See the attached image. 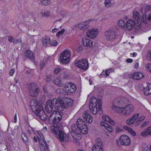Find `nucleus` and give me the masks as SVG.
Instances as JSON below:
<instances>
[{
    "label": "nucleus",
    "instance_id": "obj_1",
    "mask_svg": "<svg viewBox=\"0 0 151 151\" xmlns=\"http://www.w3.org/2000/svg\"><path fill=\"white\" fill-rule=\"evenodd\" d=\"M117 106H115L114 109L116 113L120 115L128 116L132 113L134 110V106L131 104H129L125 106L124 105V102L117 101Z\"/></svg>",
    "mask_w": 151,
    "mask_h": 151
},
{
    "label": "nucleus",
    "instance_id": "obj_2",
    "mask_svg": "<svg viewBox=\"0 0 151 151\" xmlns=\"http://www.w3.org/2000/svg\"><path fill=\"white\" fill-rule=\"evenodd\" d=\"M60 100V98H58L57 99L53 98L52 100L48 101L45 105V109L46 111L48 113L52 112L53 110V106L55 109L60 110V106L59 102Z\"/></svg>",
    "mask_w": 151,
    "mask_h": 151
},
{
    "label": "nucleus",
    "instance_id": "obj_3",
    "mask_svg": "<svg viewBox=\"0 0 151 151\" xmlns=\"http://www.w3.org/2000/svg\"><path fill=\"white\" fill-rule=\"evenodd\" d=\"M101 105V100H97L95 97H92L89 105L91 112L93 114H96L97 113L98 109H100Z\"/></svg>",
    "mask_w": 151,
    "mask_h": 151
},
{
    "label": "nucleus",
    "instance_id": "obj_4",
    "mask_svg": "<svg viewBox=\"0 0 151 151\" xmlns=\"http://www.w3.org/2000/svg\"><path fill=\"white\" fill-rule=\"evenodd\" d=\"M70 50L67 49L61 52L60 55V62L63 64H68L70 61Z\"/></svg>",
    "mask_w": 151,
    "mask_h": 151
},
{
    "label": "nucleus",
    "instance_id": "obj_5",
    "mask_svg": "<svg viewBox=\"0 0 151 151\" xmlns=\"http://www.w3.org/2000/svg\"><path fill=\"white\" fill-rule=\"evenodd\" d=\"M77 127L75 125H73L71 126L70 133L71 136L74 139L73 140L74 142L76 143L77 145H79L80 143L78 141V139H79L80 138L79 136H78L80 133V131L79 127Z\"/></svg>",
    "mask_w": 151,
    "mask_h": 151
},
{
    "label": "nucleus",
    "instance_id": "obj_6",
    "mask_svg": "<svg viewBox=\"0 0 151 151\" xmlns=\"http://www.w3.org/2000/svg\"><path fill=\"white\" fill-rule=\"evenodd\" d=\"M60 99V100L59 101V103L60 106V110H61L62 107L65 109L68 108V107L71 106L73 102V100L69 98H62L59 97Z\"/></svg>",
    "mask_w": 151,
    "mask_h": 151
},
{
    "label": "nucleus",
    "instance_id": "obj_7",
    "mask_svg": "<svg viewBox=\"0 0 151 151\" xmlns=\"http://www.w3.org/2000/svg\"><path fill=\"white\" fill-rule=\"evenodd\" d=\"M96 21L95 19H91L81 22L78 24V27L81 30H86L89 27L90 23Z\"/></svg>",
    "mask_w": 151,
    "mask_h": 151
},
{
    "label": "nucleus",
    "instance_id": "obj_8",
    "mask_svg": "<svg viewBox=\"0 0 151 151\" xmlns=\"http://www.w3.org/2000/svg\"><path fill=\"white\" fill-rule=\"evenodd\" d=\"M61 119V116L60 112L53 111L49 117L50 121L56 124L59 122Z\"/></svg>",
    "mask_w": 151,
    "mask_h": 151
},
{
    "label": "nucleus",
    "instance_id": "obj_9",
    "mask_svg": "<svg viewBox=\"0 0 151 151\" xmlns=\"http://www.w3.org/2000/svg\"><path fill=\"white\" fill-rule=\"evenodd\" d=\"M76 90V86L72 83H68L65 85L63 90L61 91V93L64 94L73 93Z\"/></svg>",
    "mask_w": 151,
    "mask_h": 151
},
{
    "label": "nucleus",
    "instance_id": "obj_10",
    "mask_svg": "<svg viewBox=\"0 0 151 151\" xmlns=\"http://www.w3.org/2000/svg\"><path fill=\"white\" fill-rule=\"evenodd\" d=\"M29 104L32 111L34 112L38 110L42 109V106L40 103L35 99L31 100Z\"/></svg>",
    "mask_w": 151,
    "mask_h": 151
},
{
    "label": "nucleus",
    "instance_id": "obj_11",
    "mask_svg": "<svg viewBox=\"0 0 151 151\" xmlns=\"http://www.w3.org/2000/svg\"><path fill=\"white\" fill-rule=\"evenodd\" d=\"M104 36L107 40L113 41L116 36V33L113 29H109L105 31Z\"/></svg>",
    "mask_w": 151,
    "mask_h": 151
},
{
    "label": "nucleus",
    "instance_id": "obj_12",
    "mask_svg": "<svg viewBox=\"0 0 151 151\" xmlns=\"http://www.w3.org/2000/svg\"><path fill=\"white\" fill-rule=\"evenodd\" d=\"M57 137L61 142H69L71 141L70 135L65 134L63 131L60 134H58Z\"/></svg>",
    "mask_w": 151,
    "mask_h": 151
},
{
    "label": "nucleus",
    "instance_id": "obj_13",
    "mask_svg": "<svg viewBox=\"0 0 151 151\" xmlns=\"http://www.w3.org/2000/svg\"><path fill=\"white\" fill-rule=\"evenodd\" d=\"M75 65L80 68L86 70L88 67V63L86 60L83 59L76 61L75 62Z\"/></svg>",
    "mask_w": 151,
    "mask_h": 151
},
{
    "label": "nucleus",
    "instance_id": "obj_14",
    "mask_svg": "<svg viewBox=\"0 0 151 151\" xmlns=\"http://www.w3.org/2000/svg\"><path fill=\"white\" fill-rule=\"evenodd\" d=\"M99 33V31L97 29L93 28L87 31L86 33V35L90 38L93 39L96 37Z\"/></svg>",
    "mask_w": 151,
    "mask_h": 151
},
{
    "label": "nucleus",
    "instance_id": "obj_15",
    "mask_svg": "<svg viewBox=\"0 0 151 151\" xmlns=\"http://www.w3.org/2000/svg\"><path fill=\"white\" fill-rule=\"evenodd\" d=\"M50 129L52 133L58 135L63 131V128L62 125L58 123L51 126Z\"/></svg>",
    "mask_w": 151,
    "mask_h": 151
},
{
    "label": "nucleus",
    "instance_id": "obj_16",
    "mask_svg": "<svg viewBox=\"0 0 151 151\" xmlns=\"http://www.w3.org/2000/svg\"><path fill=\"white\" fill-rule=\"evenodd\" d=\"M131 140L129 137L127 135H122L119 139V142L121 145L124 146H127L130 145Z\"/></svg>",
    "mask_w": 151,
    "mask_h": 151
},
{
    "label": "nucleus",
    "instance_id": "obj_17",
    "mask_svg": "<svg viewBox=\"0 0 151 151\" xmlns=\"http://www.w3.org/2000/svg\"><path fill=\"white\" fill-rule=\"evenodd\" d=\"M39 91V88L35 84L32 83L30 85L29 92L31 96L35 97L36 96Z\"/></svg>",
    "mask_w": 151,
    "mask_h": 151
},
{
    "label": "nucleus",
    "instance_id": "obj_18",
    "mask_svg": "<svg viewBox=\"0 0 151 151\" xmlns=\"http://www.w3.org/2000/svg\"><path fill=\"white\" fill-rule=\"evenodd\" d=\"M139 115L138 114H135L131 117L134 124L137 125L140 124L145 118L144 116H141L139 118Z\"/></svg>",
    "mask_w": 151,
    "mask_h": 151
},
{
    "label": "nucleus",
    "instance_id": "obj_19",
    "mask_svg": "<svg viewBox=\"0 0 151 151\" xmlns=\"http://www.w3.org/2000/svg\"><path fill=\"white\" fill-rule=\"evenodd\" d=\"M83 117L84 119L88 123H91L93 120L92 117L87 111H84L83 113Z\"/></svg>",
    "mask_w": 151,
    "mask_h": 151
},
{
    "label": "nucleus",
    "instance_id": "obj_20",
    "mask_svg": "<svg viewBox=\"0 0 151 151\" xmlns=\"http://www.w3.org/2000/svg\"><path fill=\"white\" fill-rule=\"evenodd\" d=\"M35 114L39 116L43 120H45L47 119V116L45 114V111L42 107V109L38 110L35 112Z\"/></svg>",
    "mask_w": 151,
    "mask_h": 151
},
{
    "label": "nucleus",
    "instance_id": "obj_21",
    "mask_svg": "<svg viewBox=\"0 0 151 151\" xmlns=\"http://www.w3.org/2000/svg\"><path fill=\"white\" fill-rule=\"evenodd\" d=\"M133 19L135 24H138L140 21L141 15L137 11H134L133 14Z\"/></svg>",
    "mask_w": 151,
    "mask_h": 151
},
{
    "label": "nucleus",
    "instance_id": "obj_22",
    "mask_svg": "<svg viewBox=\"0 0 151 151\" xmlns=\"http://www.w3.org/2000/svg\"><path fill=\"white\" fill-rule=\"evenodd\" d=\"M136 24L135 22L132 20H128L126 23V27L128 30H131L133 29Z\"/></svg>",
    "mask_w": 151,
    "mask_h": 151
},
{
    "label": "nucleus",
    "instance_id": "obj_23",
    "mask_svg": "<svg viewBox=\"0 0 151 151\" xmlns=\"http://www.w3.org/2000/svg\"><path fill=\"white\" fill-rule=\"evenodd\" d=\"M144 75L141 72H135L131 76L130 78L135 80H139L144 77Z\"/></svg>",
    "mask_w": 151,
    "mask_h": 151
},
{
    "label": "nucleus",
    "instance_id": "obj_24",
    "mask_svg": "<svg viewBox=\"0 0 151 151\" xmlns=\"http://www.w3.org/2000/svg\"><path fill=\"white\" fill-rule=\"evenodd\" d=\"M93 41L88 38H84L82 40V44L86 47H91L93 45Z\"/></svg>",
    "mask_w": 151,
    "mask_h": 151
},
{
    "label": "nucleus",
    "instance_id": "obj_25",
    "mask_svg": "<svg viewBox=\"0 0 151 151\" xmlns=\"http://www.w3.org/2000/svg\"><path fill=\"white\" fill-rule=\"evenodd\" d=\"M101 145V142L99 144L96 143L94 144L92 148V151H103Z\"/></svg>",
    "mask_w": 151,
    "mask_h": 151
},
{
    "label": "nucleus",
    "instance_id": "obj_26",
    "mask_svg": "<svg viewBox=\"0 0 151 151\" xmlns=\"http://www.w3.org/2000/svg\"><path fill=\"white\" fill-rule=\"evenodd\" d=\"M144 91L146 95H149L151 94V83L147 84L144 88Z\"/></svg>",
    "mask_w": 151,
    "mask_h": 151
},
{
    "label": "nucleus",
    "instance_id": "obj_27",
    "mask_svg": "<svg viewBox=\"0 0 151 151\" xmlns=\"http://www.w3.org/2000/svg\"><path fill=\"white\" fill-rule=\"evenodd\" d=\"M40 14L42 17L48 18L51 16V13L50 11L45 10H41Z\"/></svg>",
    "mask_w": 151,
    "mask_h": 151
},
{
    "label": "nucleus",
    "instance_id": "obj_28",
    "mask_svg": "<svg viewBox=\"0 0 151 151\" xmlns=\"http://www.w3.org/2000/svg\"><path fill=\"white\" fill-rule=\"evenodd\" d=\"M102 119L103 120L109 123V124L111 125H113L115 124L113 120H111L110 118L107 115H103L102 116Z\"/></svg>",
    "mask_w": 151,
    "mask_h": 151
},
{
    "label": "nucleus",
    "instance_id": "obj_29",
    "mask_svg": "<svg viewBox=\"0 0 151 151\" xmlns=\"http://www.w3.org/2000/svg\"><path fill=\"white\" fill-rule=\"evenodd\" d=\"M88 127L86 125L83 126L79 128L80 133L83 134H86L88 131Z\"/></svg>",
    "mask_w": 151,
    "mask_h": 151
},
{
    "label": "nucleus",
    "instance_id": "obj_30",
    "mask_svg": "<svg viewBox=\"0 0 151 151\" xmlns=\"http://www.w3.org/2000/svg\"><path fill=\"white\" fill-rule=\"evenodd\" d=\"M76 124L77 127H79V128L85 125H86V123L83 121V120L81 119H78L76 122Z\"/></svg>",
    "mask_w": 151,
    "mask_h": 151
},
{
    "label": "nucleus",
    "instance_id": "obj_31",
    "mask_svg": "<svg viewBox=\"0 0 151 151\" xmlns=\"http://www.w3.org/2000/svg\"><path fill=\"white\" fill-rule=\"evenodd\" d=\"M124 129L127 130L133 136H135L136 135V132L131 128L127 126H124Z\"/></svg>",
    "mask_w": 151,
    "mask_h": 151
},
{
    "label": "nucleus",
    "instance_id": "obj_32",
    "mask_svg": "<svg viewBox=\"0 0 151 151\" xmlns=\"http://www.w3.org/2000/svg\"><path fill=\"white\" fill-rule=\"evenodd\" d=\"M27 34L29 36L34 37L36 36V33L35 30L33 29H28Z\"/></svg>",
    "mask_w": 151,
    "mask_h": 151
},
{
    "label": "nucleus",
    "instance_id": "obj_33",
    "mask_svg": "<svg viewBox=\"0 0 151 151\" xmlns=\"http://www.w3.org/2000/svg\"><path fill=\"white\" fill-rule=\"evenodd\" d=\"M60 75L61 78L64 79H67L68 77V74L67 72L63 70L61 71Z\"/></svg>",
    "mask_w": 151,
    "mask_h": 151
},
{
    "label": "nucleus",
    "instance_id": "obj_34",
    "mask_svg": "<svg viewBox=\"0 0 151 151\" xmlns=\"http://www.w3.org/2000/svg\"><path fill=\"white\" fill-rule=\"evenodd\" d=\"M50 42V38L49 37H44L42 39V43L43 45L46 46Z\"/></svg>",
    "mask_w": 151,
    "mask_h": 151
},
{
    "label": "nucleus",
    "instance_id": "obj_35",
    "mask_svg": "<svg viewBox=\"0 0 151 151\" xmlns=\"http://www.w3.org/2000/svg\"><path fill=\"white\" fill-rule=\"evenodd\" d=\"M39 142L40 144V147L41 149V151H45V146L43 145V143H44L46 147H47V143L46 144H45L44 142H43L42 141H41L40 139V138H39Z\"/></svg>",
    "mask_w": 151,
    "mask_h": 151
},
{
    "label": "nucleus",
    "instance_id": "obj_36",
    "mask_svg": "<svg viewBox=\"0 0 151 151\" xmlns=\"http://www.w3.org/2000/svg\"><path fill=\"white\" fill-rule=\"evenodd\" d=\"M117 24L121 28H124L125 27V23L124 21L122 19L119 20L117 22Z\"/></svg>",
    "mask_w": 151,
    "mask_h": 151
},
{
    "label": "nucleus",
    "instance_id": "obj_37",
    "mask_svg": "<svg viewBox=\"0 0 151 151\" xmlns=\"http://www.w3.org/2000/svg\"><path fill=\"white\" fill-rule=\"evenodd\" d=\"M25 55L26 57L29 58H31L33 57L32 53L30 50H26Z\"/></svg>",
    "mask_w": 151,
    "mask_h": 151
},
{
    "label": "nucleus",
    "instance_id": "obj_38",
    "mask_svg": "<svg viewBox=\"0 0 151 151\" xmlns=\"http://www.w3.org/2000/svg\"><path fill=\"white\" fill-rule=\"evenodd\" d=\"M54 83L60 86H61L63 85V82L61 80L58 78L56 79L54 81Z\"/></svg>",
    "mask_w": 151,
    "mask_h": 151
},
{
    "label": "nucleus",
    "instance_id": "obj_39",
    "mask_svg": "<svg viewBox=\"0 0 151 151\" xmlns=\"http://www.w3.org/2000/svg\"><path fill=\"white\" fill-rule=\"evenodd\" d=\"M37 133L40 137H38V140H39V138L43 142H44L45 144L46 143V142L45 140V139L42 135V134L39 131L37 132Z\"/></svg>",
    "mask_w": 151,
    "mask_h": 151
},
{
    "label": "nucleus",
    "instance_id": "obj_40",
    "mask_svg": "<svg viewBox=\"0 0 151 151\" xmlns=\"http://www.w3.org/2000/svg\"><path fill=\"white\" fill-rule=\"evenodd\" d=\"M111 0H105L104 4L105 6L107 7H110L112 6V4L111 3Z\"/></svg>",
    "mask_w": 151,
    "mask_h": 151
},
{
    "label": "nucleus",
    "instance_id": "obj_41",
    "mask_svg": "<svg viewBox=\"0 0 151 151\" xmlns=\"http://www.w3.org/2000/svg\"><path fill=\"white\" fill-rule=\"evenodd\" d=\"M16 46L17 49L19 50H20L21 49L22 47V43L21 41L19 40H16Z\"/></svg>",
    "mask_w": 151,
    "mask_h": 151
},
{
    "label": "nucleus",
    "instance_id": "obj_42",
    "mask_svg": "<svg viewBox=\"0 0 151 151\" xmlns=\"http://www.w3.org/2000/svg\"><path fill=\"white\" fill-rule=\"evenodd\" d=\"M22 138L24 143H26L27 142L28 140L25 134L24 133H22Z\"/></svg>",
    "mask_w": 151,
    "mask_h": 151
},
{
    "label": "nucleus",
    "instance_id": "obj_43",
    "mask_svg": "<svg viewBox=\"0 0 151 151\" xmlns=\"http://www.w3.org/2000/svg\"><path fill=\"white\" fill-rule=\"evenodd\" d=\"M40 1L43 5L47 6L50 3V0H40Z\"/></svg>",
    "mask_w": 151,
    "mask_h": 151
},
{
    "label": "nucleus",
    "instance_id": "obj_44",
    "mask_svg": "<svg viewBox=\"0 0 151 151\" xmlns=\"http://www.w3.org/2000/svg\"><path fill=\"white\" fill-rule=\"evenodd\" d=\"M145 58L147 60L151 61V51L147 52Z\"/></svg>",
    "mask_w": 151,
    "mask_h": 151
},
{
    "label": "nucleus",
    "instance_id": "obj_45",
    "mask_svg": "<svg viewBox=\"0 0 151 151\" xmlns=\"http://www.w3.org/2000/svg\"><path fill=\"white\" fill-rule=\"evenodd\" d=\"M112 71V70L111 69H108L105 70V71H103L102 73V75H105L107 76H109L110 73Z\"/></svg>",
    "mask_w": 151,
    "mask_h": 151
},
{
    "label": "nucleus",
    "instance_id": "obj_46",
    "mask_svg": "<svg viewBox=\"0 0 151 151\" xmlns=\"http://www.w3.org/2000/svg\"><path fill=\"white\" fill-rule=\"evenodd\" d=\"M50 44L52 46H56L58 45V43L57 41L53 40L50 41Z\"/></svg>",
    "mask_w": 151,
    "mask_h": 151
},
{
    "label": "nucleus",
    "instance_id": "obj_47",
    "mask_svg": "<svg viewBox=\"0 0 151 151\" xmlns=\"http://www.w3.org/2000/svg\"><path fill=\"white\" fill-rule=\"evenodd\" d=\"M65 30L63 29H62L61 31H59L56 34V36L59 37L62 35L63 33L65 32Z\"/></svg>",
    "mask_w": 151,
    "mask_h": 151
},
{
    "label": "nucleus",
    "instance_id": "obj_48",
    "mask_svg": "<svg viewBox=\"0 0 151 151\" xmlns=\"http://www.w3.org/2000/svg\"><path fill=\"white\" fill-rule=\"evenodd\" d=\"M126 122L127 124L129 125H133L134 124L132 120V119L131 117L126 120Z\"/></svg>",
    "mask_w": 151,
    "mask_h": 151
},
{
    "label": "nucleus",
    "instance_id": "obj_49",
    "mask_svg": "<svg viewBox=\"0 0 151 151\" xmlns=\"http://www.w3.org/2000/svg\"><path fill=\"white\" fill-rule=\"evenodd\" d=\"M149 135L147 132L146 130H144L140 134V136L143 137H146L147 136Z\"/></svg>",
    "mask_w": 151,
    "mask_h": 151
},
{
    "label": "nucleus",
    "instance_id": "obj_50",
    "mask_svg": "<svg viewBox=\"0 0 151 151\" xmlns=\"http://www.w3.org/2000/svg\"><path fill=\"white\" fill-rule=\"evenodd\" d=\"M105 129L109 132H111L114 130L113 128L108 124L107 125V126L106 127Z\"/></svg>",
    "mask_w": 151,
    "mask_h": 151
},
{
    "label": "nucleus",
    "instance_id": "obj_51",
    "mask_svg": "<svg viewBox=\"0 0 151 151\" xmlns=\"http://www.w3.org/2000/svg\"><path fill=\"white\" fill-rule=\"evenodd\" d=\"M146 68L147 71L151 73V63L147 64L146 65Z\"/></svg>",
    "mask_w": 151,
    "mask_h": 151
},
{
    "label": "nucleus",
    "instance_id": "obj_52",
    "mask_svg": "<svg viewBox=\"0 0 151 151\" xmlns=\"http://www.w3.org/2000/svg\"><path fill=\"white\" fill-rule=\"evenodd\" d=\"M141 20L144 23H146L147 22V17L146 14H144L142 17Z\"/></svg>",
    "mask_w": 151,
    "mask_h": 151
},
{
    "label": "nucleus",
    "instance_id": "obj_53",
    "mask_svg": "<svg viewBox=\"0 0 151 151\" xmlns=\"http://www.w3.org/2000/svg\"><path fill=\"white\" fill-rule=\"evenodd\" d=\"M10 89L13 92H15L17 90V86H11L10 87Z\"/></svg>",
    "mask_w": 151,
    "mask_h": 151
},
{
    "label": "nucleus",
    "instance_id": "obj_54",
    "mask_svg": "<svg viewBox=\"0 0 151 151\" xmlns=\"http://www.w3.org/2000/svg\"><path fill=\"white\" fill-rule=\"evenodd\" d=\"M100 124L102 126L104 127L105 128L108 125V124L104 122L103 121H101L100 122Z\"/></svg>",
    "mask_w": 151,
    "mask_h": 151
},
{
    "label": "nucleus",
    "instance_id": "obj_55",
    "mask_svg": "<svg viewBox=\"0 0 151 151\" xmlns=\"http://www.w3.org/2000/svg\"><path fill=\"white\" fill-rule=\"evenodd\" d=\"M60 69L58 68H56L54 70V73L55 74H58L59 72L60 71Z\"/></svg>",
    "mask_w": 151,
    "mask_h": 151
},
{
    "label": "nucleus",
    "instance_id": "obj_56",
    "mask_svg": "<svg viewBox=\"0 0 151 151\" xmlns=\"http://www.w3.org/2000/svg\"><path fill=\"white\" fill-rule=\"evenodd\" d=\"M45 65V63L43 60H42L41 61L40 63V67L42 69L43 68V67Z\"/></svg>",
    "mask_w": 151,
    "mask_h": 151
},
{
    "label": "nucleus",
    "instance_id": "obj_57",
    "mask_svg": "<svg viewBox=\"0 0 151 151\" xmlns=\"http://www.w3.org/2000/svg\"><path fill=\"white\" fill-rule=\"evenodd\" d=\"M146 130L149 135H151V127H148Z\"/></svg>",
    "mask_w": 151,
    "mask_h": 151
},
{
    "label": "nucleus",
    "instance_id": "obj_58",
    "mask_svg": "<svg viewBox=\"0 0 151 151\" xmlns=\"http://www.w3.org/2000/svg\"><path fill=\"white\" fill-rule=\"evenodd\" d=\"M77 51L79 52H81L83 50V48L81 46H79L77 48Z\"/></svg>",
    "mask_w": 151,
    "mask_h": 151
},
{
    "label": "nucleus",
    "instance_id": "obj_59",
    "mask_svg": "<svg viewBox=\"0 0 151 151\" xmlns=\"http://www.w3.org/2000/svg\"><path fill=\"white\" fill-rule=\"evenodd\" d=\"M14 70L13 69H12L10 70L9 71V74L11 76H12L13 74H14Z\"/></svg>",
    "mask_w": 151,
    "mask_h": 151
},
{
    "label": "nucleus",
    "instance_id": "obj_60",
    "mask_svg": "<svg viewBox=\"0 0 151 151\" xmlns=\"http://www.w3.org/2000/svg\"><path fill=\"white\" fill-rule=\"evenodd\" d=\"M146 107L148 110L151 109V105L150 104H147L146 105Z\"/></svg>",
    "mask_w": 151,
    "mask_h": 151
},
{
    "label": "nucleus",
    "instance_id": "obj_61",
    "mask_svg": "<svg viewBox=\"0 0 151 151\" xmlns=\"http://www.w3.org/2000/svg\"><path fill=\"white\" fill-rule=\"evenodd\" d=\"M142 149L144 151H147L148 150V147L147 146L145 145L143 147Z\"/></svg>",
    "mask_w": 151,
    "mask_h": 151
},
{
    "label": "nucleus",
    "instance_id": "obj_62",
    "mask_svg": "<svg viewBox=\"0 0 151 151\" xmlns=\"http://www.w3.org/2000/svg\"><path fill=\"white\" fill-rule=\"evenodd\" d=\"M148 124V122H145L141 125V127L142 128H143L145 127L146 125Z\"/></svg>",
    "mask_w": 151,
    "mask_h": 151
},
{
    "label": "nucleus",
    "instance_id": "obj_63",
    "mask_svg": "<svg viewBox=\"0 0 151 151\" xmlns=\"http://www.w3.org/2000/svg\"><path fill=\"white\" fill-rule=\"evenodd\" d=\"M133 61V60L131 59L128 58L126 60V62L127 63H131Z\"/></svg>",
    "mask_w": 151,
    "mask_h": 151
},
{
    "label": "nucleus",
    "instance_id": "obj_64",
    "mask_svg": "<svg viewBox=\"0 0 151 151\" xmlns=\"http://www.w3.org/2000/svg\"><path fill=\"white\" fill-rule=\"evenodd\" d=\"M13 38L11 37H9L8 38V40L10 42H12L13 41Z\"/></svg>",
    "mask_w": 151,
    "mask_h": 151
}]
</instances>
